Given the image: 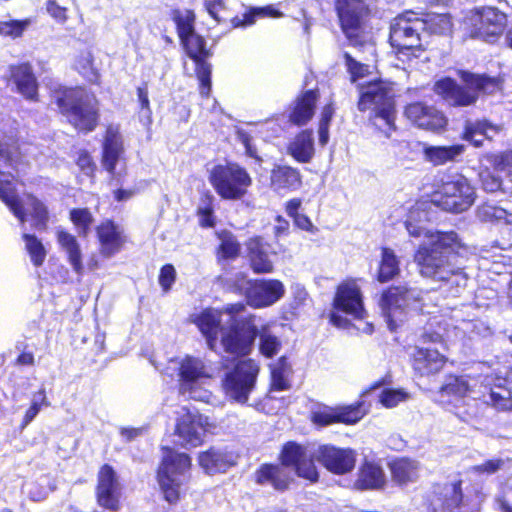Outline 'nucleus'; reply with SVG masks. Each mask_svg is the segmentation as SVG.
Listing matches in <instances>:
<instances>
[{
  "mask_svg": "<svg viewBox=\"0 0 512 512\" xmlns=\"http://www.w3.org/2000/svg\"><path fill=\"white\" fill-rule=\"evenodd\" d=\"M416 214L418 211H411L406 221V229L410 236L423 238L414 254V262L420 275L447 287L453 296L459 295L469 280L462 255L466 248L454 232L432 231L414 223Z\"/></svg>",
  "mask_w": 512,
  "mask_h": 512,
  "instance_id": "nucleus-1",
  "label": "nucleus"
},
{
  "mask_svg": "<svg viewBox=\"0 0 512 512\" xmlns=\"http://www.w3.org/2000/svg\"><path fill=\"white\" fill-rule=\"evenodd\" d=\"M314 459H317L329 472L344 475L355 468L356 452L351 448H340L329 444L312 449L295 442H288L283 446L280 454L281 466L262 465L256 472V481L259 484H270L278 490L286 489L291 480L286 468L292 467L299 477L312 483L317 482L319 473Z\"/></svg>",
  "mask_w": 512,
  "mask_h": 512,
  "instance_id": "nucleus-2",
  "label": "nucleus"
},
{
  "mask_svg": "<svg viewBox=\"0 0 512 512\" xmlns=\"http://www.w3.org/2000/svg\"><path fill=\"white\" fill-rule=\"evenodd\" d=\"M244 310L243 303L229 304L224 311L205 309L199 314H193L191 321L204 335L211 350L217 351L221 347L232 355H246L258 329L254 317L240 320L239 316Z\"/></svg>",
  "mask_w": 512,
  "mask_h": 512,
  "instance_id": "nucleus-3",
  "label": "nucleus"
},
{
  "mask_svg": "<svg viewBox=\"0 0 512 512\" xmlns=\"http://www.w3.org/2000/svg\"><path fill=\"white\" fill-rule=\"evenodd\" d=\"M53 101L59 111L77 130L93 131L98 123V101L82 88L60 87L53 91Z\"/></svg>",
  "mask_w": 512,
  "mask_h": 512,
  "instance_id": "nucleus-4",
  "label": "nucleus"
},
{
  "mask_svg": "<svg viewBox=\"0 0 512 512\" xmlns=\"http://www.w3.org/2000/svg\"><path fill=\"white\" fill-rule=\"evenodd\" d=\"M464 86L456 84L451 78L438 80L434 85V91L448 103L455 106H468L476 102L480 92L494 94L501 89V83L496 78L474 75L461 72Z\"/></svg>",
  "mask_w": 512,
  "mask_h": 512,
  "instance_id": "nucleus-5",
  "label": "nucleus"
},
{
  "mask_svg": "<svg viewBox=\"0 0 512 512\" xmlns=\"http://www.w3.org/2000/svg\"><path fill=\"white\" fill-rule=\"evenodd\" d=\"M13 180L10 173L0 172V199L22 224L29 214L36 228L45 229L49 221L47 206L32 194H25L20 198L16 194Z\"/></svg>",
  "mask_w": 512,
  "mask_h": 512,
  "instance_id": "nucleus-6",
  "label": "nucleus"
},
{
  "mask_svg": "<svg viewBox=\"0 0 512 512\" xmlns=\"http://www.w3.org/2000/svg\"><path fill=\"white\" fill-rule=\"evenodd\" d=\"M208 181L221 199L230 201L245 198L253 183L248 171L234 162L213 166Z\"/></svg>",
  "mask_w": 512,
  "mask_h": 512,
  "instance_id": "nucleus-7",
  "label": "nucleus"
},
{
  "mask_svg": "<svg viewBox=\"0 0 512 512\" xmlns=\"http://www.w3.org/2000/svg\"><path fill=\"white\" fill-rule=\"evenodd\" d=\"M190 457L185 453L165 449L162 463L158 469V483L167 502H178L184 486L189 480Z\"/></svg>",
  "mask_w": 512,
  "mask_h": 512,
  "instance_id": "nucleus-8",
  "label": "nucleus"
},
{
  "mask_svg": "<svg viewBox=\"0 0 512 512\" xmlns=\"http://www.w3.org/2000/svg\"><path fill=\"white\" fill-rule=\"evenodd\" d=\"M179 376V392L191 399L207 402L210 393L201 388L204 380L210 379L217 372L218 368L212 366L205 360L186 356L177 361Z\"/></svg>",
  "mask_w": 512,
  "mask_h": 512,
  "instance_id": "nucleus-9",
  "label": "nucleus"
},
{
  "mask_svg": "<svg viewBox=\"0 0 512 512\" xmlns=\"http://www.w3.org/2000/svg\"><path fill=\"white\" fill-rule=\"evenodd\" d=\"M475 197V189L465 176L451 174L442 180L432 201L445 211L461 213L473 205Z\"/></svg>",
  "mask_w": 512,
  "mask_h": 512,
  "instance_id": "nucleus-10",
  "label": "nucleus"
},
{
  "mask_svg": "<svg viewBox=\"0 0 512 512\" xmlns=\"http://www.w3.org/2000/svg\"><path fill=\"white\" fill-rule=\"evenodd\" d=\"M334 310L330 313V322L340 328L349 325L347 318L339 314L343 312L353 319L362 320L366 316L360 286L354 279L343 281L336 290L333 300Z\"/></svg>",
  "mask_w": 512,
  "mask_h": 512,
  "instance_id": "nucleus-11",
  "label": "nucleus"
},
{
  "mask_svg": "<svg viewBox=\"0 0 512 512\" xmlns=\"http://www.w3.org/2000/svg\"><path fill=\"white\" fill-rule=\"evenodd\" d=\"M425 31V23L414 13L408 12L396 17L391 24L390 42L398 49L400 54L408 52L414 54L422 48V32Z\"/></svg>",
  "mask_w": 512,
  "mask_h": 512,
  "instance_id": "nucleus-12",
  "label": "nucleus"
},
{
  "mask_svg": "<svg viewBox=\"0 0 512 512\" xmlns=\"http://www.w3.org/2000/svg\"><path fill=\"white\" fill-rule=\"evenodd\" d=\"M465 25L470 29L472 38L494 43L501 37L507 25V17L497 8L482 7L468 14Z\"/></svg>",
  "mask_w": 512,
  "mask_h": 512,
  "instance_id": "nucleus-13",
  "label": "nucleus"
},
{
  "mask_svg": "<svg viewBox=\"0 0 512 512\" xmlns=\"http://www.w3.org/2000/svg\"><path fill=\"white\" fill-rule=\"evenodd\" d=\"M216 424L197 411L181 407L177 412L175 434L183 446L197 447L201 445L207 433H211Z\"/></svg>",
  "mask_w": 512,
  "mask_h": 512,
  "instance_id": "nucleus-14",
  "label": "nucleus"
},
{
  "mask_svg": "<svg viewBox=\"0 0 512 512\" xmlns=\"http://www.w3.org/2000/svg\"><path fill=\"white\" fill-rule=\"evenodd\" d=\"M420 292L416 289H408L406 287H392L383 293L380 306L387 318L390 330L397 327V322L402 321L401 315L404 309H421Z\"/></svg>",
  "mask_w": 512,
  "mask_h": 512,
  "instance_id": "nucleus-15",
  "label": "nucleus"
},
{
  "mask_svg": "<svg viewBox=\"0 0 512 512\" xmlns=\"http://www.w3.org/2000/svg\"><path fill=\"white\" fill-rule=\"evenodd\" d=\"M258 372L259 366L254 360L239 361L223 382L226 394L237 402L245 403L254 388Z\"/></svg>",
  "mask_w": 512,
  "mask_h": 512,
  "instance_id": "nucleus-16",
  "label": "nucleus"
},
{
  "mask_svg": "<svg viewBox=\"0 0 512 512\" xmlns=\"http://www.w3.org/2000/svg\"><path fill=\"white\" fill-rule=\"evenodd\" d=\"M122 137L117 126H109L103 143L102 165L111 175L112 181H119L126 174L123 157Z\"/></svg>",
  "mask_w": 512,
  "mask_h": 512,
  "instance_id": "nucleus-17",
  "label": "nucleus"
},
{
  "mask_svg": "<svg viewBox=\"0 0 512 512\" xmlns=\"http://www.w3.org/2000/svg\"><path fill=\"white\" fill-rule=\"evenodd\" d=\"M180 40L188 56L195 61L196 74L200 82V94L208 97L211 90V66L203 60L209 55L205 49L204 39L194 33Z\"/></svg>",
  "mask_w": 512,
  "mask_h": 512,
  "instance_id": "nucleus-18",
  "label": "nucleus"
},
{
  "mask_svg": "<svg viewBox=\"0 0 512 512\" xmlns=\"http://www.w3.org/2000/svg\"><path fill=\"white\" fill-rule=\"evenodd\" d=\"M366 411L362 409L361 403L347 406H322L312 411L311 420L320 426H328L334 423L352 425L360 421Z\"/></svg>",
  "mask_w": 512,
  "mask_h": 512,
  "instance_id": "nucleus-19",
  "label": "nucleus"
},
{
  "mask_svg": "<svg viewBox=\"0 0 512 512\" xmlns=\"http://www.w3.org/2000/svg\"><path fill=\"white\" fill-rule=\"evenodd\" d=\"M246 298L255 308L269 307L278 302L285 294L284 284L277 279H263L248 282Z\"/></svg>",
  "mask_w": 512,
  "mask_h": 512,
  "instance_id": "nucleus-20",
  "label": "nucleus"
},
{
  "mask_svg": "<svg viewBox=\"0 0 512 512\" xmlns=\"http://www.w3.org/2000/svg\"><path fill=\"white\" fill-rule=\"evenodd\" d=\"M393 90L383 81L371 82L362 87L358 108L360 111L394 108Z\"/></svg>",
  "mask_w": 512,
  "mask_h": 512,
  "instance_id": "nucleus-21",
  "label": "nucleus"
},
{
  "mask_svg": "<svg viewBox=\"0 0 512 512\" xmlns=\"http://www.w3.org/2000/svg\"><path fill=\"white\" fill-rule=\"evenodd\" d=\"M121 485L115 471L109 465H103L98 473L96 487L97 502L100 506L116 511L119 508Z\"/></svg>",
  "mask_w": 512,
  "mask_h": 512,
  "instance_id": "nucleus-22",
  "label": "nucleus"
},
{
  "mask_svg": "<svg viewBox=\"0 0 512 512\" xmlns=\"http://www.w3.org/2000/svg\"><path fill=\"white\" fill-rule=\"evenodd\" d=\"M99 242L100 255L104 259H110L119 253L127 242V237L122 226L111 220H104L96 227Z\"/></svg>",
  "mask_w": 512,
  "mask_h": 512,
  "instance_id": "nucleus-23",
  "label": "nucleus"
},
{
  "mask_svg": "<svg viewBox=\"0 0 512 512\" xmlns=\"http://www.w3.org/2000/svg\"><path fill=\"white\" fill-rule=\"evenodd\" d=\"M336 9L343 32L353 41L358 36L362 17L367 11L365 0H337Z\"/></svg>",
  "mask_w": 512,
  "mask_h": 512,
  "instance_id": "nucleus-24",
  "label": "nucleus"
},
{
  "mask_svg": "<svg viewBox=\"0 0 512 512\" xmlns=\"http://www.w3.org/2000/svg\"><path fill=\"white\" fill-rule=\"evenodd\" d=\"M471 392L472 384L469 377L449 375L440 388L439 396L443 403L453 404L459 409L461 405L470 406L468 401H475V399L469 398Z\"/></svg>",
  "mask_w": 512,
  "mask_h": 512,
  "instance_id": "nucleus-25",
  "label": "nucleus"
},
{
  "mask_svg": "<svg viewBox=\"0 0 512 512\" xmlns=\"http://www.w3.org/2000/svg\"><path fill=\"white\" fill-rule=\"evenodd\" d=\"M238 455L227 447H212L198 456L199 465L208 474L225 472L237 462Z\"/></svg>",
  "mask_w": 512,
  "mask_h": 512,
  "instance_id": "nucleus-26",
  "label": "nucleus"
},
{
  "mask_svg": "<svg viewBox=\"0 0 512 512\" xmlns=\"http://www.w3.org/2000/svg\"><path fill=\"white\" fill-rule=\"evenodd\" d=\"M447 362V358L437 350L417 347L413 353V369L420 376L439 373Z\"/></svg>",
  "mask_w": 512,
  "mask_h": 512,
  "instance_id": "nucleus-27",
  "label": "nucleus"
},
{
  "mask_svg": "<svg viewBox=\"0 0 512 512\" xmlns=\"http://www.w3.org/2000/svg\"><path fill=\"white\" fill-rule=\"evenodd\" d=\"M459 329L452 327L442 317L431 318L423 328L420 339L423 343L444 344L458 336Z\"/></svg>",
  "mask_w": 512,
  "mask_h": 512,
  "instance_id": "nucleus-28",
  "label": "nucleus"
},
{
  "mask_svg": "<svg viewBox=\"0 0 512 512\" xmlns=\"http://www.w3.org/2000/svg\"><path fill=\"white\" fill-rule=\"evenodd\" d=\"M318 97L316 90H308L297 97L291 107L289 121L297 126L307 124L314 116Z\"/></svg>",
  "mask_w": 512,
  "mask_h": 512,
  "instance_id": "nucleus-29",
  "label": "nucleus"
},
{
  "mask_svg": "<svg viewBox=\"0 0 512 512\" xmlns=\"http://www.w3.org/2000/svg\"><path fill=\"white\" fill-rule=\"evenodd\" d=\"M251 267L255 273H271L274 269L270 245L261 238L250 239L248 244ZM275 253H272L274 255Z\"/></svg>",
  "mask_w": 512,
  "mask_h": 512,
  "instance_id": "nucleus-30",
  "label": "nucleus"
},
{
  "mask_svg": "<svg viewBox=\"0 0 512 512\" xmlns=\"http://www.w3.org/2000/svg\"><path fill=\"white\" fill-rule=\"evenodd\" d=\"M57 241L61 249L66 253L67 261L78 276H83L85 267L82 262V252L79 242L71 233L57 229Z\"/></svg>",
  "mask_w": 512,
  "mask_h": 512,
  "instance_id": "nucleus-31",
  "label": "nucleus"
},
{
  "mask_svg": "<svg viewBox=\"0 0 512 512\" xmlns=\"http://www.w3.org/2000/svg\"><path fill=\"white\" fill-rule=\"evenodd\" d=\"M488 385H490L489 393L484 396V401L497 410H512V382L497 378L495 383L488 382Z\"/></svg>",
  "mask_w": 512,
  "mask_h": 512,
  "instance_id": "nucleus-32",
  "label": "nucleus"
},
{
  "mask_svg": "<svg viewBox=\"0 0 512 512\" xmlns=\"http://www.w3.org/2000/svg\"><path fill=\"white\" fill-rule=\"evenodd\" d=\"M301 184L300 172L287 165H275L270 173V187L280 192L282 190H295Z\"/></svg>",
  "mask_w": 512,
  "mask_h": 512,
  "instance_id": "nucleus-33",
  "label": "nucleus"
},
{
  "mask_svg": "<svg viewBox=\"0 0 512 512\" xmlns=\"http://www.w3.org/2000/svg\"><path fill=\"white\" fill-rule=\"evenodd\" d=\"M11 77L20 94L29 100L36 99L38 85L32 68L29 64H21L12 67Z\"/></svg>",
  "mask_w": 512,
  "mask_h": 512,
  "instance_id": "nucleus-34",
  "label": "nucleus"
},
{
  "mask_svg": "<svg viewBox=\"0 0 512 512\" xmlns=\"http://www.w3.org/2000/svg\"><path fill=\"white\" fill-rule=\"evenodd\" d=\"M287 151L297 162L309 163L314 156L312 131L304 130L296 135L289 143Z\"/></svg>",
  "mask_w": 512,
  "mask_h": 512,
  "instance_id": "nucleus-35",
  "label": "nucleus"
},
{
  "mask_svg": "<svg viewBox=\"0 0 512 512\" xmlns=\"http://www.w3.org/2000/svg\"><path fill=\"white\" fill-rule=\"evenodd\" d=\"M499 131V126L488 123L485 120H468L465 123L464 139L470 141L474 146L480 147L484 139L491 140Z\"/></svg>",
  "mask_w": 512,
  "mask_h": 512,
  "instance_id": "nucleus-36",
  "label": "nucleus"
},
{
  "mask_svg": "<svg viewBox=\"0 0 512 512\" xmlns=\"http://www.w3.org/2000/svg\"><path fill=\"white\" fill-rule=\"evenodd\" d=\"M385 484V474L382 468L374 463L366 462L360 468L355 487L360 490L379 489Z\"/></svg>",
  "mask_w": 512,
  "mask_h": 512,
  "instance_id": "nucleus-37",
  "label": "nucleus"
},
{
  "mask_svg": "<svg viewBox=\"0 0 512 512\" xmlns=\"http://www.w3.org/2000/svg\"><path fill=\"white\" fill-rule=\"evenodd\" d=\"M465 151V146L455 144L451 146H429L424 149L426 159L434 165H443L449 161L457 160Z\"/></svg>",
  "mask_w": 512,
  "mask_h": 512,
  "instance_id": "nucleus-38",
  "label": "nucleus"
},
{
  "mask_svg": "<svg viewBox=\"0 0 512 512\" xmlns=\"http://www.w3.org/2000/svg\"><path fill=\"white\" fill-rule=\"evenodd\" d=\"M390 469L393 480L400 485L414 482L419 476L418 462L408 458L395 460L392 462Z\"/></svg>",
  "mask_w": 512,
  "mask_h": 512,
  "instance_id": "nucleus-39",
  "label": "nucleus"
},
{
  "mask_svg": "<svg viewBox=\"0 0 512 512\" xmlns=\"http://www.w3.org/2000/svg\"><path fill=\"white\" fill-rule=\"evenodd\" d=\"M74 67L89 82H99L100 74L94 65V57L90 49H85L79 52L75 59Z\"/></svg>",
  "mask_w": 512,
  "mask_h": 512,
  "instance_id": "nucleus-40",
  "label": "nucleus"
},
{
  "mask_svg": "<svg viewBox=\"0 0 512 512\" xmlns=\"http://www.w3.org/2000/svg\"><path fill=\"white\" fill-rule=\"evenodd\" d=\"M399 273V261L390 248H383L381 255V263L378 272V280L387 282Z\"/></svg>",
  "mask_w": 512,
  "mask_h": 512,
  "instance_id": "nucleus-41",
  "label": "nucleus"
},
{
  "mask_svg": "<svg viewBox=\"0 0 512 512\" xmlns=\"http://www.w3.org/2000/svg\"><path fill=\"white\" fill-rule=\"evenodd\" d=\"M372 124L381 131L386 137H390L395 130V109L385 108L384 110H376L370 117Z\"/></svg>",
  "mask_w": 512,
  "mask_h": 512,
  "instance_id": "nucleus-42",
  "label": "nucleus"
},
{
  "mask_svg": "<svg viewBox=\"0 0 512 512\" xmlns=\"http://www.w3.org/2000/svg\"><path fill=\"white\" fill-rule=\"evenodd\" d=\"M70 220L80 237H87L94 222L93 215L87 208H75L70 211Z\"/></svg>",
  "mask_w": 512,
  "mask_h": 512,
  "instance_id": "nucleus-43",
  "label": "nucleus"
},
{
  "mask_svg": "<svg viewBox=\"0 0 512 512\" xmlns=\"http://www.w3.org/2000/svg\"><path fill=\"white\" fill-rule=\"evenodd\" d=\"M425 23V30L433 34H447L451 31V19L446 14H429L421 18Z\"/></svg>",
  "mask_w": 512,
  "mask_h": 512,
  "instance_id": "nucleus-44",
  "label": "nucleus"
},
{
  "mask_svg": "<svg viewBox=\"0 0 512 512\" xmlns=\"http://www.w3.org/2000/svg\"><path fill=\"white\" fill-rule=\"evenodd\" d=\"M26 250L35 266H41L46 258V250L42 242L34 235L23 234Z\"/></svg>",
  "mask_w": 512,
  "mask_h": 512,
  "instance_id": "nucleus-45",
  "label": "nucleus"
},
{
  "mask_svg": "<svg viewBox=\"0 0 512 512\" xmlns=\"http://www.w3.org/2000/svg\"><path fill=\"white\" fill-rule=\"evenodd\" d=\"M428 113L424 114V117L420 119L415 125L419 128L438 131L446 125V118L444 115L435 109L434 107L429 106L427 109Z\"/></svg>",
  "mask_w": 512,
  "mask_h": 512,
  "instance_id": "nucleus-46",
  "label": "nucleus"
},
{
  "mask_svg": "<svg viewBox=\"0 0 512 512\" xmlns=\"http://www.w3.org/2000/svg\"><path fill=\"white\" fill-rule=\"evenodd\" d=\"M177 25L179 38L194 34L195 15L191 10L175 11L173 16Z\"/></svg>",
  "mask_w": 512,
  "mask_h": 512,
  "instance_id": "nucleus-47",
  "label": "nucleus"
},
{
  "mask_svg": "<svg viewBox=\"0 0 512 512\" xmlns=\"http://www.w3.org/2000/svg\"><path fill=\"white\" fill-rule=\"evenodd\" d=\"M410 398L404 389H383L378 395L379 402L386 408H394L398 404L406 402Z\"/></svg>",
  "mask_w": 512,
  "mask_h": 512,
  "instance_id": "nucleus-48",
  "label": "nucleus"
},
{
  "mask_svg": "<svg viewBox=\"0 0 512 512\" xmlns=\"http://www.w3.org/2000/svg\"><path fill=\"white\" fill-rule=\"evenodd\" d=\"M477 215L481 221L493 222L505 220L509 222L508 217L511 216L505 209L496 205L486 203L478 208Z\"/></svg>",
  "mask_w": 512,
  "mask_h": 512,
  "instance_id": "nucleus-49",
  "label": "nucleus"
},
{
  "mask_svg": "<svg viewBox=\"0 0 512 512\" xmlns=\"http://www.w3.org/2000/svg\"><path fill=\"white\" fill-rule=\"evenodd\" d=\"M287 376L288 370L285 367L284 361L281 360L271 369V392L287 390L289 388Z\"/></svg>",
  "mask_w": 512,
  "mask_h": 512,
  "instance_id": "nucleus-50",
  "label": "nucleus"
},
{
  "mask_svg": "<svg viewBox=\"0 0 512 512\" xmlns=\"http://www.w3.org/2000/svg\"><path fill=\"white\" fill-rule=\"evenodd\" d=\"M30 25V20L0 21V34L12 38L20 37Z\"/></svg>",
  "mask_w": 512,
  "mask_h": 512,
  "instance_id": "nucleus-51",
  "label": "nucleus"
},
{
  "mask_svg": "<svg viewBox=\"0 0 512 512\" xmlns=\"http://www.w3.org/2000/svg\"><path fill=\"white\" fill-rule=\"evenodd\" d=\"M19 146L12 139L7 142H0V159L9 165H13L19 159Z\"/></svg>",
  "mask_w": 512,
  "mask_h": 512,
  "instance_id": "nucleus-52",
  "label": "nucleus"
},
{
  "mask_svg": "<svg viewBox=\"0 0 512 512\" xmlns=\"http://www.w3.org/2000/svg\"><path fill=\"white\" fill-rule=\"evenodd\" d=\"M280 342L275 336L269 334L266 330L260 334V350L267 357H272L278 353Z\"/></svg>",
  "mask_w": 512,
  "mask_h": 512,
  "instance_id": "nucleus-53",
  "label": "nucleus"
},
{
  "mask_svg": "<svg viewBox=\"0 0 512 512\" xmlns=\"http://www.w3.org/2000/svg\"><path fill=\"white\" fill-rule=\"evenodd\" d=\"M220 250L224 257L234 258L239 253L240 245L233 235H231L229 233H223L221 235Z\"/></svg>",
  "mask_w": 512,
  "mask_h": 512,
  "instance_id": "nucleus-54",
  "label": "nucleus"
},
{
  "mask_svg": "<svg viewBox=\"0 0 512 512\" xmlns=\"http://www.w3.org/2000/svg\"><path fill=\"white\" fill-rule=\"evenodd\" d=\"M176 279V270L171 264L164 265L160 270L159 284L164 292H168Z\"/></svg>",
  "mask_w": 512,
  "mask_h": 512,
  "instance_id": "nucleus-55",
  "label": "nucleus"
},
{
  "mask_svg": "<svg viewBox=\"0 0 512 512\" xmlns=\"http://www.w3.org/2000/svg\"><path fill=\"white\" fill-rule=\"evenodd\" d=\"M256 16H271V17H278L280 16V13L272 9L271 7H265L260 9H254L253 11L249 12L248 14L244 15L243 20H239V22L236 24L237 26H247L251 25L255 21Z\"/></svg>",
  "mask_w": 512,
  "mask_h": 512,
  "instance_id": "nucleus-56",
  "label": "nucleus"
},
{
  "mask_svg": "<svg viewBox=\"0 0 512 512\" xmlns=\"http://www.w3.org/2000/svg\"><path fill=\"white\" fill-rule=\"evenodd\" d=\"M429 106L416 102L408 105L405 109L406 117L414 124H416L420 119L424 117L427 112Z\"/></svg>",
  "mask_w": 512,
  "mask_h": 512,
  "instance_id": "nucleus-57",
  "label": "nucleus"
},
{
  "mask_svg": "<svg viewBox=\"0 0 512 512\" xmlns=\"http://www.w3.org/2000/svg\"><path fill=\"white\" fill-rule=\"evenodd\" d=\"M346 65L348 67L349 72L351 73L352 80L356 81V79L361 78L368 71V66L363 65L357 61H355L349 54H345Z\"/></svg>",
  "mask_w": 512,
  "mask_h": 512,
  "instance_id": "nucleus-58",
  "label": "nucleus"
},
{
  "mask_svg": "<svg viewBox=\"0 0 512 512\" xmlns=\"http://www.w3.org/2000/svg\"><path fill=\"white\" fill-rule=\"evenodd\" d=\"M77 165L87 176H92L95 171V164L91 156L85 151H81L79 153L77 158Z\"/></svg>",
  "mask_w": 512,
  "mask_h": 512,
  "instance_id": "nucleus-59",
  "label": "nucleus"
},
{
  "mask_svg": "<svg viewBox=\"0 0 512 512\" xmlns=\"http://www.w3.org/2000/svg\"><path fill=\"white\" fill-rule=\"evenodd\" d=\"M504 465V461L501 459H492L488 460L483 464L477 465L473 467V470L478 473H488L492 474L501 469Z\"/></svg>",
  "mask_w": 512,
  "mask_h": 512,
  "instance_id": "nucleus-60",
  "label": "nucleus"
},
{
  "mask_svg": "<svg viewBox=\"0 0 512 512\" xmlns=\"http://www.w3.org/2000/svg\"><path fill=\"white\" fill-rule=\"evenodd\" d=\"M198 216L200 225L203 227H213L214 226V216H213V208L211 204H208L205 207H200L198 209Z\"/></svg>",
  "mask_w": 512,
  "mask_h": 512,
  "instance_id": "nucleus-61",
  "label": "nucleus"
},
{
  "mask_svg": "<svg viewBox=\"0 0 512 512\" xmlns=\"http://www.w3.org/2000/svg\"><path fill=\"white\" fill-rule=\"evenodd\" d=\"M48 13L57 21L65 22L67 19L66 9L59 6L55 1H49L47 4Z\"/></svg>",
  "mask_w": 512,
  "mask_h": 512,
  "instance_id": "nucleus-62",
  "label": "nucleus"
},
{
  "mask_svg": "<svg viewBox=\"0 0 512 512\" xmlns=\"http://www.w3.org/2000/svg\"><path fill=\"white\" fill-rule=\"evenodd\" d=\"M483 188L488 192H495L501 187L499 178L487 173L482 175Z\"/></svg>",
  "mask_w": 512,
  "mask_h": 512,
  "instance_id": "nucleus-63",
  "label": "nucleus"
},
{
  "mask_svg": "<svg viewBox=\"0 0 512 512\" xmlns=\"http://www.w3.org/2000/svg\"><path fill=\"white\" fill-rule=\"evenodd\" d=\"M294 301L297 305H303L308 299V292L305 287L300 284H294L291 287Z\"/></svg>",
  "mask_w": 512,
  "mask_h": 512,
  "instance_id": "nucleus-64",
  "label": "nucleus"
}]
</instances>
